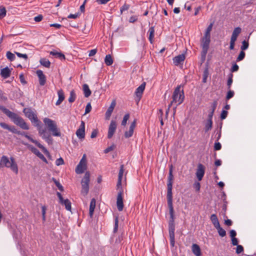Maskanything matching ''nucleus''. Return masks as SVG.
I'll use <instances>...</instances> for the list:
<instances>
[{
  "mask_svg": "<svg viewBox=\"0 0 256 256\" xmlns=\"http://www.w3.org/2000/svg\"><path fill=\"white\" fill-rule=\"evenodd\" d=\"M43 16L42 14H39L34 18V20L36 22H40L42 20Z\"/></svg>",
  "mask_w": 256,
  "mask_h": 256,
  "instance_id": "nucleus-61",
  "label": "nucleus"
},
{
  "mask_svg": "<svg viewBox=\"0 0 256 256\" xmlns=\"http://www.w3.org/2000/svg\"><path fill=\"white\" fill-rule=\"evenodd\" d=\"M15 54H16V56L20 58H23L26 60L28 58V55L26 54H22L18 52H15Z\"/></svg>",
  "mask_w": 256,
  "mask_h": 256,
  "instance_id": "nucleus-50",
  "label": "nucleus"
},
{
  "mask_svg": "<svg viewBox=\"0 0 256 256\" xmlns=\"http://www.w3.org/2000/svg\"><path fill=\"white\" fill-rule=\"evenodd\" d=\"M236 41V40L230 38V50H233L234 49Z\"/></svg>",
  "mask_w": 256,
  "mask_h": 256,
  "instance_id": "nucleus-57",
  "label": "nucleus"
},
{
  "mask_svg": "<svg viewBox=\"0 0 256 256\" xmlns=\"http://www.w3.org/2000/svg\"><path fill=\"white\" fill-rule=\"evenodd\" d=\"M76 98V94L74 90H72L70 92V96L68 98V102L70 103L74 102Z\"/></svg>",
  "mask_w": 256,
  "mask_h": 256,
  "instance_id": "nucleus-36",
  "label": "nucleus"
},
{
  "mask_svg": "<svg viewBox=\"0 0 256 256\" xmlns=\"http://www.w3.org/2000/svg\"><path fill=\"white\" fill-rule=\"evenodd\" d=\"M52 180L54 182V183L56 185V186L58 187V190L62 192L64 190V188L63 186H62V185L60 184V182L58 181L55 178H52Z\"/></svg>",
  "mask_w": 256,
  "mask_h": 256,
  "instance_id": "nucleus-39",
  "label": "nucleus"
},
{
  "mask_svg": "<svg viewBox=\"0 0 256 256\" xmlns=\"http://www.w3.org/2000/svg\"><path fill=\"white\" fill-rule=\"evenodd\" d=\"M80 14L78 12L75 14H70L68 16V18H76Z\"/></svg>",
  "mask_w": 256,
  "mask_h": 256,
  "instance_id": "nucleus-63",
  "label": "nucleus"
},
{
  "mask_svg": "<svg viewBox=\"0 0 256 256\" xmlns=\"http://www.w3.org/2000/svg\"><path fill=\"white\" fill-rule=\"evenodd\" d=\"M205 173V166L202 164H198L196 174L199 181L202 180Z\"/></svg>",
  "mask_w": 256,
  "mask_h": 256,
  "instance_id": "nucleus-13",
  "label": "nucleus"
},
{
  "mask_svg": "<svg viewBox=\"0 0 256 256\" xmlns=\"http://www.w3.org/2000/svg\"><path fill=\"white\" fill-rule=\"evenodd\" d=\"M218 105L217 100H214L211 104V111L214 112Z\"/></svg>",
  "mask_w": 256,
  "mask_h": 256,
  "instance_id": "nucleus-49",
  "label": "nucleus"
},
{
  "mask_svg": "<svg viewBox=\"0 0 256 256\" xmlns=\"http://www.w3.org/2000/svg\"><path fill=\"white\" fill-rule=\"evenodd\" d=\"M96 200L94 198L91 200L89 210V215L90 218H92L93 216L94 212L96 208Z\"/></svg>",
  "mask_w": 256,
  "mask_h": 256,
  "instance_id": "nucleus-23",
  "label": "nucleus"
},
{
  "mask_svg": "<svg viewBox=\"0 0 256 256\" xmlns=\"http://www.w3.org/2000/svg\"><path fill=\"white\" fill-rule=\"evenodd\" d=\"M40 62L42 65L48 68H50V62L48 60L44 58H42L40 60Z\"/></svg>",
  "mask_w": 256,
  "mask_h": 256,
  "instance_id": "nucleus-35",
  "label": "nucleus"
},
{
  "mask_svg": "<svg viewBox=\"0 0 256 256\" xmlns=\"http://www.w3.org/2000/svg\"><path fill=\"white\" fill-rule=\"evenodd\" d=\"M232 77L233 74H230L228 76V78L227 82V86L228 89H230V87L233 82Z\"/></svg>",
  "mask_w": 256,
  "mask_h": 256,
  "instance_id": "nucleus-41",
  "label": "nucleus"
},
{
  "mask_svg": "<svg viewBox=\"0 0 256 256\" xmlns=\"http://www.w3.org/2000/svg\"><path fill=\"white\" fill-rule=\"evenodd\" d=\"M148 33L149 34L148 40L150 44H152L154 36V26L150 28Z\"/></svg>",
  "mask_w": 256,
  "mask_h": 256,
  "instance_id": "nucleus-28",
  "label": "nucleus"
},
{
  "mask_svg": "<svg viewBox=\"0 0 256 256\" xmlns=\"http://www.w3.org/2000/svg\"><path fill=\"white\" fill-rule=\"evenodd\" d=\"M213 24L211 23L207 28L206 32L204 33V36L210 38V32L212 30Z\"/></svg>",
  "mask_w": 256,
  "mask_h": 256,
  "instance_id": "nucleus-37",
  "label": "nucleus"
},
{
  "mask_svg": "<svg viewBox=\"0 0 256 256\" xmlns=\"http://www.w3.org/2000/svg\"><path fill=\"white\" fill-rule=\"evenodd\" d=\"M2 167L10 168L16 174L18 173V165L13 157H10V160L6 156H2L0 160V168Z\"/></svg>",
  "mask_w": 256,
  "mask_h": 256,
  "instance_id": "nucleus-4",
  "label": "nucleus"
},
{
  "mask_svg": "<svg viewBox=\"0 0 256 256\" xmlns=\"http://www.w3.org/2000/svg\"><path fill=\"white\" fill-rule=\"evenodd\" d=\"M30 150L35 154L38 157L46 163H48V161L44 156L36 148L33 146H29Z\"/></svg>",
  "mask_w": 256,
  "mask_h": 256,
  "instance_id": "nucleus-16",
  "label": "nucleus"
},
{
  "mask_svg": "<svg viewBox=\"0 0 256 256\" xmlns=\"http://www.w3.org/2000/svg\"><path fill=\"white\" fill-rule=\"evenodd\" d=\"M123 194L124 190H122L118 192L116 198V206L120 212L122 211L124 208Z\"/></svg>",
  "mask_w": 256,
  "mask_h": 256,
  "instance_id": "nucleus-11",
  "label": "nucleus"
},
{
  "mask_svg": "<svg viewBox=\"0 0 256 256\" xmlns=\"http://www.w3.org/2000/svg\"><path fill=\"white\" fill-rule=\"evenodd\" d=\"M83 91L86 98H88L90 96L92 92L87 84L83 85Z\"/></svg>",
  "mask_w": 256,
  "mask_h": 256,
  "instance_id": "nucleus-31",
  "label": "nucleus"
},
{
  "mask_svg": "<svg viewBox=\"0 0 256 256\" xmlns=\"http://www.w3.org/2000/svg\"><path fill=\"white\" fill-rule=\"evenodd\" d=\"M210 219L214 228H216L220 225L217 216L216 214H212Z\"/></svg>",
  "mask_w": 256,
  "mask_h": 256,
  "instance_id": "nucleus-27",
  "label": "nucleus"
},
{
  "mask_svg": "<svg viewBox=\"0 0 256 256\" xmlns=\"http://www.w3.org/2000/svg\"><path fill=\"white\" fill-rule=\"evenodd\" d=\"M222 148L221 144L219 142H215L214 146V149L215 150H220Z\"/></svg>",
  "mask_w": 256,
  "mask_h": 256,
  "instance_id": "nucleus-60",
  "label": "nucleus"
},
{
  "mask_svg": "<svg viewBox=\"0 0 256 256\" xmlns=\"http://www.w3.org/2000/svg\"><path fill=\"white\" fill-rule=\"evenodd\" d=\"M8 130L12 133L16 134H18V130L14 126H10Z\"/></svg>",
  "mask_w": 256,
  "mask_h": 256,
  "instance_id": "nucleus-59",
  "label": "nucleus"
},
{
  "mask_svg": "<svg viewBox=\"0 0 256 256\" xmlns=\"http://www.w3.org/2000/svg\"><path fill=\"white\" fill-rule=\"evenodd\" d=\"M104 62L108 66H111L113 64V59L110 54H107L106 56Z\"/></svg>",
  "mask_w": 256,
  "mask_h": 256,
  "instance_id": "nucleus-32",
  "label": "nucleus"
},
{
  "mask_svg": "<svg viewBox=\"0 0 256 256\" xmlns=\"http://www.w3.org/2000/svg\"><path fill=\"white\" fill-rule=\"evenodd\" d=\"M118 217H116L114 218V232L116 233L118 230Z\"/></svg>",
  "mask_w": 256,
  "mask_h": 256,
  "instance_id": "nucleus-45",
  "label": "nucleus"
},
{
  "mask_svg": "<svg viewBox=\"0 0 256 256\" xmlns=\"http://www.w3.org/2000/svg\"><path fill=\"white\" fill-rule=\"evenodd\" d=\"M192 252L196 256H201L200 247L197 244H193L192 246Z\"/></svg>",
  "mask_w": 256,
  "mask_h": 256,
  "instance_id": "nucleus-24",
  "label": "nucleus"
},
{
  "mask_svg": "<svg viewBox=\"0 0 256 256\" xmlns=\"http://www.w3.org/2000/svg\"><path fill=\"white\" fill-rule=\"evenodd\" d=\"M245 52L243 50H241L238 56L236 58V62L242 60L245 57Z\"/></svg>",
  "mask_w": 256,
  "mask_h": 256,
  "instance_id": "nucleus-43",
  "label": "nucleus"
},
{
  "mask_svg": "<svg viewBox=\"0 0 256 256\" xmlns=\"http://www.w3.org/2000/svg\"><path fill=\"white\" fill-rule=\"evenodd\" d=\"M86 169V155L84 154L80 160L79 164L76 168V172L77 174H81L84 172Z\"/></svg>",
  "mask_w": 256,
  "mask_h": 256,
  "instance_id": "nucleus-10",
  "label": "nucleus"
},
{
  "mask_svg": "<svg viewBox=\"0 0 256 256\" xmlns=\"http://www.w3.org/2000/svg\"><path fill=\"white\" fill-rule=\"evenodd\" d=\"M116 102L115 100H113L112 101V102H111L110 106L108 107V110L106 112L105 116H106V120H109V118H110V117L112 115V114L114 110V108L116 106Z\"/></svg>",
  "mask_w": 256,
  "mask_h": 256,
  "instance_id": "nucleus-19",
  "label": "nucleus"
},
{
  "mask_svg": "<svg viewBox=\"0 0 256 256\" xmlns=\"http://www.w3.org/2000/svg\"><path fill=\"white\" fill-rule=\"evenodd\" d=\"M58 98L56 103V106L60 105L64 100V94L62 90H58Z\"/></svg>",
  "mask_w": 256,
  "mask_h": 256,
  "instance_id": "nucleus-25",
  "label": "nucleus"
},
{
  "mask_svg": "<svg viewBox=\"0 0 256 256\" xmlns=\"http://www.w3.org/2000/svg\"><path fill=\"white\" fill-rule=\"evenodd\" d=\"M236 246V253L237 254H240L244 251V248L242 246L238 244Z\"/></svg>",
  "mask_w": 256,
  "mask_h": 256,
  "instance_id": "nucleus-51",
  "label": "nucleus"
},
{
  "mask_svg": "<svg viewBox=\"0 0 256 256\" xmlns=\"http://www.w3.org/2000/svg\"><path fill=\"white\" fill-rule=\"evenodd\" d=\"M114 148V145L108 146V148H106L104 150V152L105 154H107V153L109 152H110L113 150Z\"/></svg>",
  "mask_w": 256,
  "mask_h": 256,
  "instance_id": "nucleus-62",
  "label": "nucleus"
},
{
  "mask_svg": "<svg viewBox=\"0 0 256 256\" xmlns=\"http://www.w3.org/2000/svg\"><path fill=\"white\" fill-rule=\"evenodd\" d=\"M50 54L54 56L56 58H59L61 60H64L66 58L64 55L63 54L56 51L50 52Z\"/></svg>",
  "mask_w": 256,
  "mask_h": 256,
  "instance_id": "nucleus-29",
  "label": "nucleus"
},
{
  "mask_svg": "<svg viewBox=\"0 0 256 256\" xmlns=\"http://www.w3.org/2000/svg\"><path fill=\"white\" fill-rule=\"evenodd\" d=\"M185 59V56L184 54H179L175 56L174 59V63L176 66H178L182 62H183Z\"/></svg>",
  "mask_w": 256,
  "mask_h": 256,
  "instance_id": "nucleus-21",
  "label": "nucleus"
},
{
  "mask_svg": "<svg viewBox=\"0 0 256 256\" xmlns=\"http://www.w3.org/2000/svg\"><path fill=\"white\" fill-rule=\"evenodd\" d=\"M238 68H239V66H238V65L234 63L232 65V66L230 69V71L232 72H236L238 70Z\"/></svg>",
  "mask_w": 256,
  "mask_h": 256,
  "instance_id": "nucleus-52",
  "label": "nucleus"
},
{
  "mask_svg": "<svg viewBox=\"0 0 256 256\" xmlns=\"http://www.w3.org/2000/svg\"><path fill=\"white\" fill-rule=\"evenodd\" d=\"M6 56L7 58L10 62L14 60L16 58L14 54L9 51L6 52Z\"/></svg>",
  "mask_w": 256,
  "mask_h": 256,
  "instance_id": "nucleus-40",
  "label": "nucleus"
},
{
  "mask_svg": "<svg viewBox=\"0 0 256 256\" xmlns=\"http://www.w3.org/2000/svg\"><path fill=\"white\" fill-rule=\"evenodd\" d=\"M229 90L227 92L226 96V100H228L230 98H232L234 94V92L233 90H230V89H228Z\"/></svg>",
  "mask_w": 256,
  "mask_h": 256,
  "instance_id": "nucleus-46",
  "label": "nucleus"
},
{
  "mask_svg": "<svg viewBox=\"0 0 256 256\" xmlns=\"http://www.w3.org/2000/svg\"><path fill=\"white\" fill-rule=\"evenodd\" d=\"M129 118H130V114H126L123 118L122 122V125L123 126H125L126 125V124L127 123V121L129 119Z\"/></svg>",
  "mask_w": 256,
  "mask_h": 256,
  "instance_id": "nucleus-44",
  "label": "nucleus"
},
{
  "mask_svg": "<svg viewBox=\"0 0 256 256\" xmlns=\"http://www.w3.org/2000/svg\"><path fill=\"white\" fill-rule=\"evenodd\" d=\"M26 117H27L32 122V123L37 128L39 135L49 145L53 143V139L50 134L46 132V128H42L41 126V122L38 119L36 114L30 108H24L23 110Z\"/></svg>",
  "mask_w": 256,
  "mask_h": 256,
  "instance_id": "nucleus-2",
  "label": "nucleus"
},
{
  "mask_svg": "<svg viewBox=\"0 0 256 256\" xmlns=\"http://www.w3.org/2000/svg\"><path fill=\"white\" fill-rule=\"evenodd\" d=\"M90 182V173L86 172L81 181L82 190L81 193L84 196L87 195L89 191V184Z\"/></svg>",
  "mask_w": 256,
  "mask_h": 256,
  "instance_id": "nucleus-7",
  "label": "nucleus"
},
{
  "mask_svg": "<svg viewBox=\"0 0 256 256\" xmlns=\"http://www.w3.org/2000/svg\"><path fill=\"white\" fill-rule=\"evenodd\" d=\"M0 110L10 118L14 124L20 126L21 128L24 130H29L28 125L22 117L10 111L8 109L3 106H0Z\"/></svg>",
  "mask_w": 256,
  "mask_h": 256,
  "instance_id": "nucleus-3",
  "label": "nucleus"
},
{
  "mask_svg": "<svg viewBox=\"0 0 256 256\" xmlns=\"http://www.w3.org/2000/svg\"><path fill=\"white\" fill-rule=\"evenodd\" d=\"M36 74L38 76L40 84L41 86H44L46 83V76L43 72L40 70H37Z\"/></svg>",
  "mask_w": 256,
  "mask_h": 256,
  "instance_id": "nucleus-17",
  "label": "nucleus"
},
{
  "mask_svg": "<svg viewBox=\"0 0 256 256\" xmlns=\"http://www.w3.org/2000/svg\"><path fill=\"white\" fill-rule=\"evenodd\" d=\"M146 86V82L142 84L136 90L135 94L137 97L140 98Z\"/></svg>",
  "mask_w": 256,
  "mask_h": 256,
  "instance_id": "nucleus-20",
  "label": "nucleus"
},
{
  "mask_svg": "<svg viewBox=\"0 0 256 256\" xmlns=\"http://www.w3.org/2000/svg\"><path fill=\"white\" fill-rule=\"evenodd\" d=\"M92 110V106L90 103H88L85 109V114L89 113Z\"/></svg>",
  "mask_w": 256,
  "mask_h": 256,
  "instance_id": "nucleus-56",
  "label": "nucleus"
},
{
  "mask_svg": "<svg viewBox=\"0 0 256 256\" xmlns=\"http://www.w3.org/2000/svg\"><path fill=\"white\" fill-rule=\"evenodd\" d=\"M18 134L24 136L28 140L32 142L38 148H40L44 154H48V152L42 144L38 142L37 140H34L31 136H28V134L24 132L18 131Z\"/></svg>",
  "mask_w": 256,
  "mask_h": 256,
  "instance_id": "nucleus-9",
  "label": "nucleus"
},
{
  "mask_svg": "<svg viewBox=\"0 0 256 256\" xmlns=\"http://www.w3.org/2000/svg\"><path fill=\"white\" fill-rule=\"evenodd\" d=\"M172 98V102L178 103L177 106L182 103L184 98V95L183 90L180 92V86H178L175 88Z\"/></svg>",
  "mask_w": 256,
  "mask_h": 256,
  "instance_id": "nucleus-6",
  "label": "nucleus"
},
{
  "mask_svg": "<svg viewBox=\"0 0 256 256\" xmlns=\"http://www.w3.org/2000/svg\"><path fill=\"white\" fill-rule=\"evenodd\" d=\"M136 126V120H134L130 124V126L129 128V130L126 131L124 133V136L126 138H129L132 136L134 134V128H135Z\"/></svg>",
  "mask_w": 256,
  "mask_h": 256,
  "instance_id": "nucleus-18",
  "label": "nucleus"
},
{
  "mask_svg": "<svg viewBox=\"0 0 256 256\" xmlns=\"http://www.w3.org/2000/svg\"><path fill=\"white\" fill-rule=\"evenodd\" d=\"M64 164V160L60 158L58 159H57L56 161V164L58 166L63 164Z\"/></svg>",
  "mask_w": 256,
  "mask_h": 256,
  "instance_id": "nucleus-58",
  "label": "nucleus"
},
{
  "mask_svg": "<svg viewBox=\"0 0 256 256\" xmlns=\"http://www.w3.org/2000/svg\"><path fill=\"white\" fill-rule=\"evenodd\" d=\"M167 190V202L168 205L169 209V214L170 215V220L168 221V232L170 236V244L172 247L174 246L175 244V224H174V212L172 204V182L168 181Z\"/></svg>",
  "mask_w": 256,
  "mask_h": 256,
  "instance_id": "nucleus-1",
  "label": "nucleus"
},
{
  "mask_svg": "<svg viewBox=\"0 0 256 256\" xmlns=\"http://www.w3.org/2000/svg\"><path fill=\"white\" fill-rule=\"evenodd\" d=\"M228 114V112L226 110H222L220 114V118L222 120L225 119L226 118Z\"/></svg>",
  "mask_w": 256,
  "mask_h": 256,
  "instance_id": "nucleus-54",
  "label": "nucleus"
},
{
  "mask_svg": "<svg viewBox=\"0 0 256 256\" xmlns=\"http://www.w3.org/2000/svg\"><path fill=\"white\" fill-rule=\"evenodd\" d=\"M6 10L4 7H0V19L4 18L6 15Z\"/></svg>",
  "mask_w": 256,
  "mask_h": 256,
  "instance_id": "nucleus-47",
  "label": "nucleus"
},
{
  "mask_svg": "<svg viewBox=\"0 0 256 256\" xmlns=\"http://www.w3.org/2000/svg\"><path fill=\"white\" fill-rule=\"evenodd\" d=\"M130 6L128 4L125 3L120 8L121 14L127 10L129 9Z\"/></svg>",
  "mask_w": 256,
  "mask_h": 256,
  "instance_id": "nucleus-48",
  "label": "nucleus"
},
{
  "mask_svg": "<svg viewBox=\"0 0 256 256\" xmlns=\"http://www.w3.org/2000/svg\"><path fill=\"white\" fill-rule=\"evenodd\" d=\"M56 195L59 199V202L62 205H64L65 208L66 210L70 211L72 209L71 202L69 200L68 198L64 200L62 194L60 192H57Z\"/></svg>",
  "mask_w": 256,
  "mask_h": 256,
  "instance_id": "nucleus-12",
  "label": "nucleus"
},
{
  "mask_svg": "<svg viewBox=\"0 0 256 256\" xmlns=\"http://www.w3.org/2000/svg\"><path fill=\"white\" fill-rule=\"evenodd\" d=\"M124 172V165L122 164L120 166V169L118 175V180H120L122 181Z\"/></svg>",
  "mask_w": 256,
  "mask_h": 256,
  "instance_id": "nucleus-38",
  "label": "nucleus"
},
{
  "mask_svg": "<svg viewBox=\"0 0 256 256\" xmlns=\"http://www.w3.org/2000/svg\"><path fill=\"white\" fill-rule=\"evenodd\" d=\"M209 75L208 67V66L204 68L203 74H202V82L206 83L207 82V79Z\"/></svg>",
  "mask_w": 256,
  "mask_h": 256,
  "instance_id": "nucleus-30",
  "label": "nucleus"
},
{
  "mask_svg": "<svg viewBox=\"0 0 256 256\" xmlns=\"http://www.w3.org/2000/svg\"><path fill=\"white\" fill-rule=\"evenodd\" d=\"M76 135L80 139H84L85 137V123L82 120L79 128L76 131Z\"/></svg>",
  "mask_w": 256,
  "mask_h": 256,
  "instance_id": "nucleus-14",
  "label": "nucleus"
},
{
  "mask_svg": "<svg viewBox=\"0 0 256 256\" xmlns=\"http://www.w3.org/2000/svg\"><path fill=\"white\" fill-rule=\"evenodd\" d=\"M10 73L11 71L8 67H6L1 70L0 74L2 77L4 78H7L10 77Z\"/></svg>",
  "mask_w": 256,
  "mask_h": 256,
  "instance_id": "nucleus-22",
  "label": "nucleus"
},
{
  "mask_svg": "<svg viewBox=\"0 0 256 256\" xmlns=\"http://www.w3.org/2000/svg\"><path fill=\"white\" fill-rule=\"evenodd\" d=\"M159 114H160V116H159V119L160 120V124L161 126H163L164 125V122H163V120H162V115H163V112H162V110L160 109L159 110Z\"/></svg>",
  "mask_w": 256,
  "mask_h": 256,
  "instance_id": "nucleus-55",
  "label": "nucleus"
},
{
  "mask_svg": "<svg viewBox=\"0 0 256 256\" xmlns=\"http://www.w3.org/2000/svg\"><path fill=\"white\" fill-rule=\"evenodd\" d=\"M42 220L44 222L46 220V208L45 206H42Z\"/></svg>",
  "mask_w": 256,
  "mask_h": 256,
  "instance_id": "nucleus-53",
  "label": "nucleus"
},
{
  "mask_svg": "<svg viewBox=\"0 0 256 256\" xmlns=\"http://www.w3.org/2000/svg\"><path fill=\"white\" fill-rule=\"evenodd\" d=\"M248 42H246V40H244L242 42V45L240 47V49L244 51V50H246L248 48Z\"/></svg>",
  "mask_w": 256,
  "mask_h": 256,
  "instance_id": "nucleus-42",
  "label": "nucleus"
},
{
  "mask_svg": "<svg viewBox=\"0 0 256 256\" xmlns=\"http://www.w3.org/2000/svg\"><path fill=\"white\" fill-rule=\"evenodd\" d=\"M44 123L48 130L52 132L53 136H60L61 132L60 129L58 128L56 122L49 118H45L44 119Z\"/></svg>",
  "mask_w": 256,
  "mask_h": 256,
  "instance_id": "nucleus-5",
  "label": "nucleus"
},
{
  "mask_svg": "<svg viewBox=\"0 0 256 256\" xmlns=\"http://www.w3.org/2000/svg\"><path fill=\"white\" fill-rule=\"evenodd\" d=\"M242 32V28L240 27L236 28L232 32L230 38L234 40H237L238 36Z\"/></svg>",
  "mask_w": 256,
  "mask_h": 256,
  "instance_id": "nucleus-26",
  "label": "nucleus"
},
{
  "mask_svg": "<svg viewBox=\"0 0 256 256\" xmlns=\"http://www.w3.org/2000/svg\"><path fill=\"white\" fill-rule=\"evenodd\" d=\"M86 2V0H85L84 2V3L82 4L80 6V11L81 12H84V10H85V4Z\"/></svg>",
  "mask_w": 256,
  "mask_h": 256,
  "instance_id": "nucleus-64",
  "label": "nucleus"
},
{
  "mask_svg": "<svg viewBox=\"0 0 256 256\" xmlns=\"http://www.w3.org/2000/svg\"><path fill=\"white\" fill-rule=\"evenodd\" d=\"M212 126V120H207L204 126V132H206L210 130Z\"/></svg>",
  "mask_w": 256,
  "mask_h": 256,
  "instance_id": "nucleus-33",
  "label": "nucleus"
},
{
  "mask_svg": "<svg viewBox=\"0 0 256 256\" xmlns=\"http://www.w3.org/2000/svg\"><path fill=\"white\" fill-rule=\"evenodd\" d=\"M215 228L218 230V232L220 236L224 237V236H226V232L224 229H223L220 226V225Z\"/></svg>",
  "mask_w": 256,
  "mask_h": 256,
  "instance_id": "nucleus-34",
  "label": "nucleus"
},
{
  "mask_svg": "<svg viewBox=\"0 0 256 256\" xmlns=\"http://www.w3.org/2000/svg\"><path fill=\"white\" fill-rule=\"evenodd\" d=\"M210 38L209 37L204 36L202 39V51L201 52V58L202 62H204L206 59L210 42Z\"/></svg>",
  "mask_w": 256,
  "mask_h": 256,
  "instance_id": "nucleus-8",
  "label": "nucleus"
},
{
  "mask_svg": "<svg viewBox=\"0 0 256 256\" xmlns=\"http://www.w3.org/2000/svg\"><path fill=\"white\" fill-rule=\"evenodd\" d=\"M116 128V121L112 120L110 122L108 127V138H111L114 134Z\"/></svg>",
  "mask_w": 256,
  "mask_h": 256,
  "instance_id": "nucleus-15",
  "label": "nucleus"
}]
</instances>
